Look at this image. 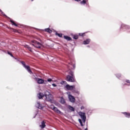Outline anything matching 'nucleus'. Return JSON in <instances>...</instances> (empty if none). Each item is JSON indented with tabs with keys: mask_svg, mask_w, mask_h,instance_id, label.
Segmentation results:
<instances>
[{
	"mask_svg": "<svg viewBox=\"0 0 130 130\" xmlns=\"http://www.w3.org/2000/svg\"><path fill=\"white\" fill-rule=\"evenodd\" d=\"M21 63L23 68H24L27 71L28 73H29L30 75H33L32 78L35 80H36L38 84H39L40 85H42V84H47V81L46 80H44L42 79L38 78L35 77V75L33 74V72H32V71H31V69H30V67L28 66H26L25 62L22 61Z\"/></svg>",
	"mask_w": 130,
	"mask_h": 130,
	"instance_id": "1",
	"label": "nucleus"
},
{
	"mask_svg": "<svg viewBox=\"0 0 130 130\" xmlns=\"http://www.w3.org/2000/svg\"><path fill=\"white\" fill-rule=\"evenodd\" d=\"M38 97L39 99H41L42 98H43V97H45V99H46V101H51L52 100V95L51 94H50V92L48 91H46L44 94L42 93H39L38 94Z\"/></svg>",
	"mask_w": 130,
	"mask_h": 130,
	"instance_id": "2",
	"label": "nucleus"
},
{
	"mask_svg": "<svg viewBox=\"0 0 130 130\" xmlns=\"http://www.w3.org/2000/svg\"><path fill=\"white\" fill-rule=\"evenodd\" d=\"M78 114L82 118V120H81V119H79L78 121L80 122L81 126H84L85 122H86V113L83 112H79Z\"/></svg>",
	"mask_w": 130,
	"mask_h": 130,
	"instance_id": "3",
	"label": "nucleus"
},
{
	"mask_svg": "<svg viewBox=\"0 0 130 130\" xmlns=\"http://www.w3.org/2000/svg\"><path fill=\"white\" fill-rule=\"evenodd\" d=\"M70 75L67 76V81L68 82H71V83H74L75 82V75H74V72L70 71L69 72Z\"/></svg>",
	"mask_w": 130,
	"mask_h": 130,
	"instance_id": "4",
	"label": "nucleus"
},
{
	"mask_svg": "<svg viewBox=\"0 0 130 130\" xmlns=\"http://www.w3.org/2000/svg\"><path fill=\"white\" fill-rule=\"evenodd\" d=\"M31 45L35 47H36L37 48H40V47H41V44L36 41H32Z\"/></svg>",
	"mask_w": 130,
	"mask_h": 130,
	"instance_id": "5",
	"label": "nucleus"
},
{
	"mask_svg": "<svg viewBox=\"0 0 130 130\" xmlns=\"http://www.w3.org/2000/svg\"><path fill=\"white\" fill-rule=\"evenodd\" d=\"M67 94L70 102H72V103H74V102L76 101V99H75V97L72 95L70 92L67 93Z\"/></svg>",
	"mask_w": 130,
	"mask_h": 130,
	"instance_id": "6",
	"label": "nucleus"
},
{
	"mask_svg": "<svg viewBox=\"0 0 130 130\" xmlns=\"http://www.w3.org/2000/svg\"><path fill=\"white\" fill-rule=\"evenodd\" d=\"M65 87L67 90H70V91H73V90H75V88H76V86L75 85H69V84H67L66 85Z\"/></svg>",
	"mask_w": 130,
	"mask_h": 130,
	"instance_id": "7",
	"label": "nucleus"
},
{
	"mask_svg": "<svg viewBox=\"0 0 130 130\" xmlns=\"http://www.w3.org/2000/svg\"><path fill=\"white\" fill-rule=\"evenodd\" d=\"M52 109L53 110H54V111H55V112H56V113H58L59 114H60L61 113V112L60 111H59V110H58L57 109V108L55 107H51Z\"/></svg>",
	"mask_w": 130,
	"mask_h": 130,
	"instance_id": "8",
	"label": "nucleus"
},
{
	"mask_svg": "<svg viewBox=\"0 0 130 130\" xmlns=\"http://www.w3.org/2000/svg\"><path fill=\"white\" fill-rule=\"evenodd\" d=\"M122 114L124 115V116L126 117V118H130V113L129 112H123L121 113Z\"/></svg>",
	"mask_w": 130,
	"mask_h": 130,
	"instance_id": "9",
	"label": "nucleus"
},
{
	"mask_svg": "<svg viewBox=\"0 0 130 130\" xmlns=\"http://www.w3.org/2000/svg\"><path fill=\"white\" fill-rule=\"evenodd\" d=\"M36 107H37V108H39V109H43L44 106H43L42 105L40 104V103L38 102L36 104Z\"/></svg>",
	"mask_w": 130,
	"mask_h": 130,
	"instance_id": "10",
	"label": "nucleus"
},
{
	"mask_svg": "<svg viewBox=\"0 0 130 130\" xmlns=\"http://www.w3.org/2000/svg\"><path fill=\"white\" fill-rule=\"evenodd\" d=\"M90 42H91V39H87L83 41V44L84 45H87L88 44H90Z\"/></svg>",
	"mask_w": 130,
	"mask_h": 130,
	"instance_id": "11",
	"label": "nucleus"
},
{
	"mask_svg": "<svg viewBox=\"0 0 130 130\" xmlns=\"http://www.w3.org/2000/svg\"><path fill=\"white\" fill-rule=\"evenodd\" d=\"M45 126H46V125H45V122H44V121H43L41 123V124H40V127H41V128H44Z\"/></svg>",
	"mask_w": 130,
	"mask_h": 130,
	"instance_id": "12",
	"label": "nucleus"
},
{
	"mask_svg": "<svg viewBox=\"0 0 130 130\" xmlns=\"http://www.w3.org/2000/svg\"><path fill=\"white\" fill-rule=\"evenodd\" d=\"M63 38L66 39V40H67V41H71V40H72V38L68 36H64Z\"/></svg>",
	"mask_w": 130,
	"mask_h": 130,
	"instance_id": "13",
	"label": "nucleus"
},
{
	"mask_svg": "<svg viewBox=\"0 0 130 130\" xmlns=\"http://www.w3.org/2000/svg\"><path fill=\"white\" fill-rule=\"evenodd\" d=\"M60 103H61V104H66V100L64 99H63V98L61 97L60 98Z\"/></svg>",
	"mask_w": 130,
	"mask_h": 130,
	"instance_id": "14",
	"label": "nucleus"
},
{
	"mask_svg": "<svg viewBox=\"0 0 130 130\" xmlns=\"http://www.w3.org/2000/svg\"><path fill=\"white\" fill-rule=\"evenodd\" d=\"M24 47L25 48H27V49H28L29 50V51H32V50L31 49V48L28 45H25L24 46Z\"/></svg>",
	"mask_w": 130,
	"mask_h": 130,
	"instance_id": "15",
	"label": "nucleus"
},
{
	"mask_svg": "<svg viewBox=\"0 0 130 130\" xmlns=\"http://www.w3.org/2000/svg\"><path fill=\"white\" fill-rule=\"evenodd\" d=\"M115 76L118 79H120V78H121V74L120 73H117L115 75Z\"/></svg>",
	"mask_w": 130,
	"mask_h": 130,
	"instance_id": "16",
	"label": "nucleus"
},
{
	"mask_svg": "<svg viewBox=\"0 0 130 130\" xmlns=\"http://www.w3.org/2000/svg\"><path fill=\"white\" fill-rule=\"evenodd\" d=\"M73 93H76V94H80V91L78 90H76V87H75V89L73 90Z\"/></svg>",
	"mask_w": 130,
	"mask_h": 130,
	"instance_id": "17",
	"label": "nucleus"
},
{
	"mask_svg": "<svg viewBox=\"0 0 130 130\" xmlns=\"http://www.w3.org/2000/svg\"><path fill=\"white\" fill-rule=\"evenodd\" d=\"M81 5H86L87 4V1L83 0L80 2Z\"/></svg>",
	"mask_w": 130,
	"mask_h": 130,
	"instance_id": "18",
	"label": "nucleus"
},
{
	"mask_svg": "<svg viewBox=\"0 0 130 130\" xmlns=\"http://www.w3.org/2000/svg\"><path fill=\"white\" fill-rule=\"evenodd\" d=\"M45 31H46V32H48V33H51V32H52V30H51L50 28L45 29Z\"/></svg>",
	"mask_w": 130,
	"mask_h": 130,
	"instance_id": "19",
	"label": "nucleus"
},
{
	"mask_svg": "<svg viewBox=\"0 0 130 130\" xmlns=\"http://www.w3.org/2000/svg\"><path fill=\"white\" fill-rule=\"evenodd\" d=\"M68 108H69V109H70V110H71V111H74V110H75V109H74V108L72 107L71 106H69L68 107Z\"/></svg>",
	"mask_w": 130,
	"mask_h": 130,
	"instance_id": "20",
	"label": "nucleus"
},
{
	"mask_svg": "<svg viewBox=\"0 0 130 130\" xmlns=\"http://www.w3.org/2000/svg\"><path fill=\"white\" fill-rule=\"evenodd\" d=\"M73 38L74 39H78V38H79V36L78 35H75L73 36Z\"/></svg>",
	"mask_w": 130,
	"mask_h": 130,
	"instance_id": "21",
	"label": "nucleus"
},
{
	"mask_svg": "<svg viewBox=\"0 0 130 130\" xmlns=\"http://www.w3.org/2000/svg\"><path fill=\"white\" fill-rule=\"evenodd\" d=\"M125 82L127 84H128V86H129L130 85V80H128V79H126L125 80Z\"/></svg>",
	"mask_w": 130,
	"mask_h": 130,
	"instance_id": "22",
	"label": "nucleus"
},
{
	"mask_svg": "<svg viewBox=\"0 0 130 130\" xmlns=\"http://www.w3.org/2000/svg\"><path fill=\"white\" fill-rule=\"evenodd\" d=\"M56 35H57L59 37H62V34H58L57 32H56Z\"/></svg>",
	"mask_w": 130,
	"mask_h": 130,
	"instance_id": "23",
	"label": "nucleus"
},
{
	"mask_svg": "<svg viewBox=\"0 0 130 130\" xmlns=\"http://www.w3.org/2000/svg\"><path fill=\"white\" fill-rule=\"evenodd\" d=\"M79 36H84L85 33H79Z\"/></svg>",
	"mask_w": 130,
	"mask_h": 130,
	"instance_id": "24",
	"label": "nucleus"
},
{
	"mask_svg": "<svg viewBox=\"0 0 130 130\" xmlns=\"http://www.w3.org/2000/svg\"><path fill=\"white\" fill-rule=\"evenodd\" d=\"M85 107L84 106H81L80 108L81 110H84V109H85Z\"/></svg>",
	"mask_w": 130,
	"mask_h": 130,
	"instance_id": "25",
	"label": "nucleus"
},
{
	"mask_svg": "<svg viewBox=\"0 0 130 130\" xmlns=\"http://www.w3.org/2000/svg\"><path fill=\"white\" fill-rule=\"evenodd\" d=\"M11 23H12V25H14V26H17V24L14 22V21L11 20Z\"/></svg>",
	"mask_w": 130,
	"mask_h": 130,
	"instance_id": "26",
	"label": "nucleus"
},
{
	"mask_svg": "<svg viewBox=\"0 0 130 130\" xmlns=\"http://www.w3.org/2000/svg\"><path fill=\"white\" fill-rule=\"evenodd\" d=\"M52 86L53 87H57V85L56 84H54V83L52 84Z\"/></svg>",
	"mask_w": 130,
	"mask_h": 130,
	"instance_id": "27",
	"label": "nucleus"
},
{
	"mask_svg": "<svg viewBox=\"0 0 130 130\" xmlns=\"http://www.w3.org/2000/svg\"><path fill=\"white\" fill-rule=\"evenodd\" d=\"M52 81V79H50V78H49V79H48V80H47V81L48 82H51Z\"/></svg>",
	"mask_w": 130,
	"mask_h": 130,
	"instance_id": "28",
	"label": "nucleus"
},
{
	"mask_svg": "<svg viewBox=\"0 0 130 130\" xmlns=\"http://www.w3.org/2000/svg\"><path fill=\"white\" fill-rule=\"evenodd\" d=\"M8 54H9L10 55H11V56H12V57H14V56H13V55L12 54H11L10 52H8Z\"/></svg>",
	"mask_w": 130,
	"mask_h": 130,
	"instance_id": "29",
	"label": "nucleus"
},
{
	"mask_svg": "<svg viewBox=\"0 0 130 130\" xmlns=\"http://www.w3.org/2000/svg\"><path fill=\"white\" fill-rule=\"evenodd\" d=\"M64 83H66L65 81H62V82H61L60 84H61L62 85V84H64Z\"/></svg>",
	"mask_w": 130,
	"mask_h": 130,
	"instance_id": "30",
	"label": "nucleus"
},
{
	"mask_svg": "<svg viewBox=\"0 0 130 130\" xmlns=\"http://www.w3.org/2000/svg\"><path fill=\"white\" fill-rule=\"evenodd\" d=\"M2 15H4V16H5L6 17H7V16L6 15H5L4 12H2Z\"/></svg>",
	"mask_w": 130,
	"mask_h": 130,
	"instance_id": "31",
	"label": "nucleus"
},
{
	"mask_svg": "<svg viewBox=\"0 0 130 130\" xmlns=\"http://www.w3.org/2000/svg\"><path fill=\"white\" fill-rule=\"evenodd\" d=\"M56 105H57V106H58L59 107H60V105H59V104H56Z\"/></svg>",
	"mask_w": 130,
	"mask_h": 130,
	"instance_id": "32",
	"label": "nucleus"
},
{
	"mask_svg": "<svg viewBox=\"0 0 130 130\" xmlns=\"http://www.w3.org/2000/svg\"><path fill=\"white\" fill-rule=\"evenodd\" d=\"M75 2H81V0H75Z\"/></svg>",
	"mask_w": 130,
	"mask_h": 130,
	"instance_id": "33",
	"label": "nucleus"
},
{
	"mask_svg": "<svg viewBox=\"0 0 130 130\" xmlns=\"http://www.w3.org/2000/svg\"><path fill=\"white\" fill-rule=\"evenodd\" d=\"M47 99H49V96H48V97H47Z\"/></svg>",
	"mask_w": 130,
	"mask_h": 130,
	"instance_id": "34",
	"label": "nucleus"
},
{
	"mask_svg": "<svg viewBox=\"0 0 130 130\" xmlns=\"http://www.w3.org/2000/svg\"><path fill=\"white\" fill-rule=\"evenodd\" d=\"M85 130H88V129L86 128L85 129Z\"/></svg>",
	"mask_w": 130,
	"mask_h": 130,
	"instance_id": "35",
	"label": "nucleus"
},
{
	"mask_svg": "<svg viewBox=\"0 0 130 130\" xmlns=\"http://www.w3.org/2000/svg\"><path fill=\"white\" fill-rule=\"evenodd\" d=\"M33 1H34V0H31V2H33Z\"/></svg>",
	"mask_w": 130,
	"mask_h": 130,
	"instance_id": "36",
	"label": "nucleus"
}]
</instances>
